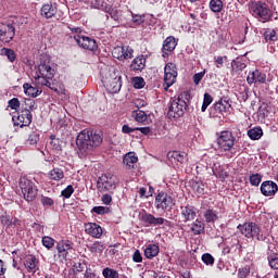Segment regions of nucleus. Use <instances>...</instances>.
<instances>
[{"instance_id":"f257e3e1","label":"nucleus","mask_w":278,"mask_h":278,"mask_svg":"<svg viewBox=\"0 0 278 278\" xmlns=\"http://www.w3.org/2000/svg\"><path fill=\"white\" fill-rule=\"evenodd\" d=\"M103 142V135L90 130H81L76 138V147L80 155L86 156L92 153Z\"/></svg>"},{"instance_id":"f03ea898","label":"nucleus","mask_w":278,"mask_h":278,"mask_svg":"<svg viewBox=\"0 0 278 278\" xmlns=\"http://www.w3.org/2000/svg\"><path fill=\"white\" fill-rule=\"evenodd\" d=\"M188 103H190V92L182 91L177 99L172 101L167 116L169 118H181L188 110Z\"/></svg>"},{"instance_id":"7ed1b4c3","label":"nucleus","mask_w":278,"mask_h":278,"mask_svg":"<svg viewBox=\"0 0 278 278\" xmlns=\"http://www.w3.org/2000/svg\"><path fill=\"white\" fill-rule=\"evenodd\" d=\"M38 110V105H36V101L34 99H25L24 103L21 105V112L17 115L18 123H14V125L21 127H29L31 125V121H34V115L31 112H36Z\"/></svg>"},{"instance_id":"20e7f679","label":"nucleus","mask_w":278,"mask_h":278,"mask_svg":"<svg viewBox=\"0 0 278 278\" xmlns=\"http://www.w3.org/2000/svg\"><path fill=\"white\" fill-rule=\"evenodd\" d=\"M237 229H239L240 233L245 238H256L258 242H264L266 240V235L262 232L260 225L253 222L239 224Z\"/></svg>"},{"instance_id":"39448f33","label":"nucleus","mask_w":278,"mask_h":278,"mask_svg":"<svg viewBox=\"0 0 278 278\" xmlns=\"http://www.w3.org/2000/svg\"><path fill=\"white\" fill-rule=\"evenodd\" d=\"M250 12L254 18H258L261 23H268L273 21V11L268 8V4L263 1L252 2Z\"/></svg>"},{"instance_id":"423d86ee","label":"nucleus","mask_w":278,"mask_h":278,"mask_svg":"<svg viewBox=\"0 0 278 278\" xmlns=\"http://www.w3.org/2000/svg\"><path fill=\"white\" fill-rule=\"evenodd\" d=\"M217 144L220 151H229L231 155H236V137L229 130H224L217 138Z\"/></svg>"},{"instance_id":"0eeeda50","label":"nucleus","mask_w":278,"mask_h":278,"mask_svg":"<svg viewBox=\"0 0 278 278\" xmlns=\"http://www.w3.org/2000/svg\"><path fill=\"white\" fill-rule=\"evenodd\" d=\"M118 184V179L116 176L112 174H105L98 178L97 180V189L99 192H110L114 194V190H116V185Z\"/></svg>"},{"instance_id":"6e6552de","label":"nucleus","mask_w":278,"mask_h":278,"mask_svg":"<svg viewBox=\"0 0 278 278\" xmlns=\"http://www.w3.org/2000/svg\"><path fill=\"white\" fill-rule=\"evenodd\" d=\"M20 188L22 190V194L24 199L30 203L38 197V188L36 187V184L34 181L29 180L27 177H22L20 179Z\"/></svg>"},{"instance_id":"1a4fd4ad","label":"nucleus","mask_w":278,"mask_h":278,"mask_svg":"<svg viewBox=\"0 0 278 278\" xmlns=\"http://www.w3.org/2000/svg\"><path fill=\"white\" fill-rule=\"evenodd\" d=\"M121 79V76L117 75L116 72H113L102 79V84H104L108 92L116 94V92H121V88H123V80Z\"/></svg>"},{"instance_id":"9d476101","label":"nucleus","mask_w":278,"mask_h":278,"mask_svg":"<svg viewBox=\"0 0 278 278\" xmlns=\"http://www.w3.org/2000/svg\"><path fill=\"white\" fill-rule=\"evenodd\" d=\"M155 207L156 210H162V212H172L173 207H175V200L168 193L160 192L155 197Z\"/></svg>"},{"instance_id":"9b49d317","label":"nucleus","mask_w":278,"mask_h":278,"mask_svg":"<svg viewBox=\"0 0 278 278\" xmlns=\"http://www.w3.org/2000/svg\"><path fill=\"white\" fill-rule=\"evenodd\" d=\"M38 73L34 77L35 81H40L41 78L53 79L55 77V68H53V64L49 61H40Z\"/></svg>"},{"instance_id":"f8f14e48","label":"nucleus","mask_w":278,"mask_h":278,"mask_svg":"<svg viewBox=\"0 0 278 278\" xmlns=\"http://www.w3.org/2000/svg\"><path fill=\"white\" fill-rule=\"evenodd\" d=\"M177 65L175 63H167L164 67V90H168L177 81Z\"/></svg>"},{"instance_id":"ddd939ff","label":"nucleus","mask_w":278,"mask_h":278,"mask_svg":"<svg viewBox=\"0 0 278 278\" xmlns=\"http://www.w3.org/2000/svg\"><path fill=\"white\" fill-rule=\"evenodd\" d=\"M16 36V28L14 24L0 23V41L1 42H12Z\"/></svg>"},{"instance_id":"4468645a","label":"nucleus","mask_w":278,"mask_h":278,"mask_svg":"<svg viewBox=\"0 0 278 278\" xmlns=\"http://www.w3.org/2000/svg\"><path fill=\"white\" fill-rule=\"evenodd\" d=\"M113 58L123 62V60H131L134 58V49L129 46H117L112 51Z\"/></svg>"},{"instance_id":"2eb2a0df","label":"nucleus","mask_w":278,"mask_h":278,"mask_svg":"<svg viewBox=\"0 0 278 278\" xmlns=\"http://www.w3.org/2000/svg\"><path fill=\"white\" fill-rule=\"evenodd\" d=\"M74 39L76 40L78 47H81L87 51H97V49H99V45H97V40L93 38L76 35L74 36Z\"/></svg>"},{"instance_id":"dca6fc26","label":"nucleus","mask_w":278,"mask_h":278,"mask_svg":"<svg viewBox=\"0 0 278 278\" xmlns=\"http://www.w3.org/2000/svg\"><path fill=\"white\" fill-rule=\"evenodd\" d=\"M141 220L144 223L146 227H157L168 223L164 217H155V215L144 212L141 214Z\"/></svg>"},{"instance_id":"f3484780","label":"nucleus","mask_w":278,"mask_h":278,"mask_svg":"<svg viewBox=\"0 0 278 278\" xmlns=\"http://www.w3.org/2000/svg\"><path fill=\"white\" fill-rule=\"evenodd\" d=\"M261 192L263 197H275L278 192V186L273 180L263 181L261 185Z\"/></svg>"},{"instance_id":"a211bd4d","label":"nucleus","mask_w":278,"mask_h":278,"mask_svg":"<svg viewBox=\"0 0 278 278\" xmlns=\"http://www.w3.org/2000/svg\"><path fill=\"white\" fill-rule=\"evenodd\" d=\"M248 84H266V74L260 70H255L249 73L247 77Z\"/></svg>"},{"instance_id":"6ab92c4d","label":"nucleus","mask_w":278,"mask_h":278,"mask_svg":"<svg viewBox=\"0 0 278 278\" xmlns=\"http://www.w3.org/2000/svg\"><path fill=\"white\" fill-rule=\"evenodd\" d=\"M180 212L184 223H190V220H194V218H197V207L193 205L187 204L181 206Z\"/></svg>"},{"instance_id":"aec40b11","label":"nucleus","mask_w":278,"mask_h":278,"mask_svg":"<svg viewBox=\"0 0 278 278\" xmlns=\"http://www.w3.org/2000/svg\"><path fill=\"white\" fill-rule=\"evenodd\" d=\"M85 231L91 238H101L103 236V228L97 223L85 224Z\"/></svg>"},{"instance_id":"412c9836","label":"nucleus","mask_w":278,"mask_h":278,"mask_svg":"<svg viewBox=\"0 0 278 278\" xmlns=\"http://www.w3.org/2000/svg\"><path fill=\"white\" fill-rule=\"evenodd\" d=\"M176 47H177V39H175V37L173 36L167 37L163 42L162 56L168 58L169 55L168 53H172V51H175Z\"/></svg>"},{"instance_id":"4be33fe9","label":"nucleus","mask_w":278,"mask_h":278,"mask_svg":"<svg viewBox=\"0 0 278 278\" xmlns=\"http://www.w3.org/2000/svg\"><path fill=\"white\" fill-rule=\"evenodd\" d=\"M247 68V60L244 58H237L231 62V75H237V73H242Z\"/></svg>"},{"instance_id":"5701e85b","label":"nucleus","mask_w":278,"mask_h":278,"mask_svg":"<svg viewBox=\"0 0 278 278\" xmlns=\"http://www.w3.org/2000/svg\"><path fill=\"white\" fill-rule=\"evenodd\" d=\"M73 249V242L70 240H61L56 244V251L62 257L66 258L68 251Z\"/></svg>"},{"instance_id":"b1692460","label":"nucleus","mask_w":278,"mask_h":278,"mask_svg":"<svg viewBox=\"0 0 278 278\" xmlns=\"http://www.w3.org/2000/svg\"><path fill=\"white\" fill-rule=\"evenodd\" d=\"M214 108L216 112H219V114H223V112H229L231 109V99L227 97L222 98L214 104Z\"/></svg>"},{"instance_id":"393cba45","label":"nucleus","mask_w":278,"mask_h":278,"mask_svg":"<svg viewBox=\"0 0 278 278\" xmlns=\"http://www.w3.org/2000/svg\"><path fill=\"white\" fill-rule=\"evenodd\" d=\"M263 38L268 45H275V42H277L278 40L277 30L273 28L265 29V31L263 33Z\"/></svg>"},{"instance_id":"a878e982","label":"nucleus","mask_w":278,"mask_h":278,"mask_svg":"<svg viewBox=\"0 0 278 278\" xmlns=\"http://www.w3.org/2000/svg\"><path fill=\"white\" fill-rule=\"evenodd\" d=\"M58 14V8L51 3L43 4L41 8V16L45 18H53V15Z\"/></svg>"},{"instance_id":"bb28decb","label":"nucleus","mask_w":278,"mask_h":278,"mask_svg":"<svg viewBox=\"0 0 278 278\" xmlns=\"http://www.w3.org/2000/svg\"><path fill=\"white\" fill-rule=\"evenodd\" d=\"M24 266L27 268L28 273H36L38 268V260L34 255H28L25 260Z\"/></svg>"},{"instance_id":"cd10ccee","label":"nucleus","mask_w":278,"mask_h":278,"mask_svg":"<svg viewBox=\"0 0 278 278\" xmlns=\"http://www.w3.org/2000/svg\"><path fill=\"white\" fill-rule=\"evenodd\" d=\"M23 89L25 94H27V97H33V99H36V97H40V94L42 93V91L38 90V88L31 86L29 83H25L23 85Z\"/></svg>"},{"instance_id":"c85d7f7f","label":"nucleus","mask_w":278,"mask_h":278,"mask_svg":"<svg viewBox=\"0 0 278 278\" xmlns=\"http://www.w3.org/2000/svg\"><path fill=\"white\" fill-rule=\"evenodd\" d=\"M203 231H205V223H203L201 219H195L191 224V232L193 236H201Z\"/></svg>"},{"instance_id":"c756f323","label":"nucleus","mask_w":278,"mask_h":278,"mask_svg":"<svg viewBox=\"0 0 278 278\" xmlns=\"http://www.w3.org/2000/svg\"><path fill=\"white\" fill-rule=\"evenodd\" d=\"M159 254H160V247H157V244H149L144 249V256L148 260H153V257H157Z\"/></svg>"},{"instance_id":"7c9ffc66","label":"nucleus","mask_w":278,"mask_h":278,"mask_svg":"<svg viewBox=\"0 0 278 278\" xmlns=\"http://www.w3.org/2000/svg\"><path fill=\"white\" fill-rule=\"evenodd\" d=\"M203 216L205 218V223L214 224L216 220H218V211H214V208H206L203 213Z\"/></svg>"},{"instance_id":"2f4dec72","label":"nucleus","mask_w":278,"mask_h":278,"mask_svg":"<svg viewBox=\"0 0 278 278\" xmlns=\"http://www.w3.org/2000/svg\"><path fill=\"white\" fill-rule=\"evenodd\" d=\"M123 163L127 168H134V164L138 163V156L134 152H128L123 159Z\"/></svg>"},{"instance_id":"473e14b6","label":"nucleus","mask_w":278,"mask_h":278,"mask_svg":"<svg viewBox=\"0 0 278 278\" xmlns=\"http://www.w3.org/2000/svg\"><path fill=\"white\" fill-rule=\"evenodd\" d=\"M144 62H147V60L142 55L135 58L130 64V70L131 71H142L146 66Z\"/></svg>"},{"instance_id":"72a5a7b5","label":"nucleus","mask_w":278,"mask_h":278,"mask_svg":"<svg viewBox=\"0 0 278 278\" xmlns=\"http://www.w3.org/2000/svg\"><path fill=\"white\" fill-rule=\"evenodd\" d=\"M39 141H40V132L38 131V129H35L28 134L26 144H30V147H36Z\"/></svg>"},{"instance_id":"f704fd0d","label":"nucleus","mask_w":278,"mask_h":278,"mask_svg":"<svg viewBox=\"0 0 278 278\" xmlns=\"http://www.w3.org/2000/svg\"><path fill=\"white\" fill-rule=\"evenodd\" d=\"M187 156L188 154L179 151L168 152L167 154V157H169L170 160H175V162H179L180 164H184L186 162Z\"/></svg>"},{"instance_id":"c9c22d12","label":"nucleus","mask_w":278,"mask_h":278,"mask_svg":"<svg viewBox=\"0 0 278 278\" xmlns=\"http://www.w3.org/2000/svg\"><path fill=\"white\" fill-rule=\"evenodd\" d=\"M49 179L52 181H61V179H64V170L60 167L53 168L49 172Z\"/></svg>"},{"instance_id":"e433bc0d","label":"nucleus","mask_w":278,"mask_h":278,"mask_svg":"<svg viewBox=\"0 0 278 278\" xmlns=\"http://www.w3.org/2000/svg\"><path fill=\"white\" fill-rule=\"evenodd\" d=\"M248 136L250 140H260L264 136V130L262 127H254L248 130Z\"/></svg>"},{"instance_id":"4c0bfd02","label":"nucleus","mask_w":278,"mask_h":278,"mask_svg":"<svg viewBox=\"0 0 278 278\" xmlns=\"http://www.w3.org/2000/svg\"><path fill=\"white\" fill-rule=\"evenodd\" d=\"M131 116L137 123H144L149 118L147 113L140 109L132 111Z\"/></svg>"},{"instance_id":"58836bf2","label":"nucleus","mask_w":278,"mask_h":278,"mask_svg":"<svg viewBox=\"0 0 278 278\" xmlns=\"http://www.w3.org/2000/svg\"><path fill=\"white\" fill-rule=\"evenodd\" d=\"M106 14L113 18V21H118L121 18L119 11L116 7L113 5H106V10H104Z\"/></svg>"},{"instance_id":"ea45409f","label":"nucleus","mask_w":278,"mask_h":278,"mask_svg":"<svg viewBox=\"0 0 278 278\" xmlns=\"http://www.w3.org/2000/svg\"><path fill=\"white\" fill-rule=\"evenodd\" d=\"M190 185L192 190L198 194H205V184H203L202 181L192 180Z\"/></svg>"},{"instance_id":"a19ab883","label":"nucleus","mask_w":278,"mask_h":278,"mask_svg":"<svg viewBox=\"0 0 278 278\" xmlns=\"http://www.w3.org/2000/svg\"><path fill=\"white\" fill-rule=\"evenodd\" d=\"M90 5L94 10H102V12H104V10H108L109 4L105 0H91Z\"/></svg>"},{"instance_id":"79ce46f5","label":"nucleus","mask_w":278,"mask_h":278,"mask_svg":"<svg viewBox=\"0 0 278 278\" xmlns=\"http://www.w3.org/2000/svg\"><path fill=\"white\" fill-rule=\"evenodd\" d=\"M210 10H212L215 14L223 12V1L222 0H211L210 1Z\"/></svg>"},{"instance_id":"37998d69","label":"nucleus","mask_w":278,"mask_h":278,"mask_svg":"<svg viewBox=\"0 0 278 278\" xmlns=\"http://www.w3.org/2000/svg\"><path fill=\"white\" fill-rule=\"evenodd\" d=\"M237 273L238 278H249V276L251 275V265L239 267Z\"/></svg>"},{"instance_id":"c03bdc74","label":"nucleus","mask_w":278,"mask_h":278,"mask_svg":"<svg viewBox=\"0 0 278 278\" xmlns=\"http://www.w3.org/2000/svg\"><path fill=\"white\" fill-rule=\"evenodd\" d=\"M102 275L104 278H118V271L116 269H112L110 267H105L102 270Z\"/></svg>"},{"instance_id":"a18cd8bd","label":"nucleus","mask_w":278,"mask_h":278,"mask_svg":"<svg viewBox=\"0 0 278 278\" xmlns=\"http://www.w3.org/2000/svg\"><path fill=\"white\" fill-rule=\"evenodd\" d=\"M91 212L98 214L99 216H103L105 214H110L112 211L108 206H93Z\"/></svg>"},{"instance_id":"49530a36","label":"nucleus","mask_w":278,"mask_h":278,"mask_svg":"<svg viewBox=\"0 0 278 278\" xmlns=\"http://www.w3.org/2000/svg\"><path fill=\"white\" fill-rule=\"evenodd\" d=\"M104 250H105V247L103 245V243H101L99 241H96L90 247V252L91 253H103Z\"/></svg>"},{"instance_id":"de8ad7c7","label":"nucleus","mask_w":278,"mask_h":278,"mask_svg":"<svg viewBox=\"0 0 278 278\" xmlns=\"http://www.w3.org/2000/svg\"><path fill=\"white\" fill-rule=\"evenodd\" d=\"M1 53L2 55H7L9 62H14V60H16V53H14V50L12 49L3 48Z\"/></svg>"},{"instance_id":"09e8293b","label":"nucleus","mask_w":278,"mask_h":278,"mask_svg":"<svg viewBox=\"0 0 278 278\" xmlns=\"http://www.w3.org/2000/svg\"><path fill=\"white\" fill-rule=\"evenodd\" d=\"M50 144L54 151H62V140L55 138V136H51Z\"/></svg>"},{"instance_id":"8fccbe9b","label":"nucleus","mask_w":278,"mask_h":278,"mask_svg":"<svg viewBox=\"0 0 278 278\" xmlns=\"http://www.w3.org/2000/svg\"><path fill=\"white\" fill-rule=\"evenodd\" d=\"M212 101H214V98H212L210 93H204V100L201 108L202 112H205V110H207V106L212 104Z\"/></svg>"},{"instance_id":"3c124183","label":"nucleus","mask_w":278,"mask_h":278,"mask_svg":"<svg viewBox=\"0 0 278 278\" xmlns=\"http://www.w3.org/2000/svg\"><path fill=\"white\" fill-rule=\"evenodd\" d=\"M41 242L46 247V249H53V247H55V239L51 237H43Z\"/></svg>"},{"instance_id":"603ef678","label":"nucleus","mask_w":278,"mask_h":278,"mask_svg":"<svg viewBox=\"0 0 278 278\" xmlns=\"http://www.w3.org/2000/svg\"><path fill=\"white\" fill-rule=\"evenodd\" d=\"M73 192H75V188H73V185H68L61 191V195H63L64 199H71V197H73Z\"/></svg>"},{"instance_id":"864d4df0","label":"nucleus","mask_w":278,"mask_h":278,"mask_svg":"<svg viewBox=\"0 0 278 278\" xmlns=\"http://www.w3.org/2000/svg\"><path fill=\"white\" fill-rule=\"evenodd\" d=\"M202 262L206 265V266H214V256H212V254L210 253H204L202 255Z\"/></svg>"},{"instance_id":"5fc2aeb1","label":"nucleus","mask_w":278,"mask_h":278,"mask_svg":"<svg viewBox=\"0 0 278 278\" xmlns=\"http://www.w3.org/2000/svg\"><path fill=\"white\" fill-rule=\"evenodd\" d=\"M250 184H251V186H255V187L260 186V184H262V175L252 174L250 176Z\"/></svg>"},{"instance_id":"6e6d98bb","label":"nucleus","mask_w":278,"mask_h":278,"mask_svg":"<svg viewBox=\"0 0 278 278\" xmlns=\"http://www.w3.org/2000/svg\"><path fill=\"white\" fill-rule=\"evenodd\" d=\"M268 264L274 270H278V255L268 256Z\"/></svg>"},{"instance_id":"4d7b16f0","label":"nucleus","mask_w":278,"mask_h":278,"mask_svg":"<svg viewBox=\"0 0 278 278\" xmlns=\"http://www.w3.org/2000/svg\"><path fill=\"white\" fill-rule=\"evenodd\" d=\"M8 103H9V108H11V110H18L22 105L18 98H13V99L9 100Z\"/></svg>"},{"instance_id":"13d9d810","label":"nucleus","mask_w":278,"mask_h":278,"mask_svg":"<svg viewBox=\"0 0 278 278\" xmlns=\"http://www.w3.org/2000/svg\"><path fill=\"white\" fill-rule=\"evenodd\" d=\"M134 88H136L137 90H140V89L144 88V78H142V77H135V79H134Z\"/></svg>"},{"instance_id":"bf43d9fd","label":"nucleus","mask_w":278,"mask_h":278,"mask_svg":"<svg viewBox=\"0 0 278 278\" xmlns=\"http://www.w3.org/2000/svg\"><path fill=\"white\" fill-rule=\"evenodd\" d=\"M41 204L43 205V207H51V205H53V199L49 198V197H45L41 195Z\"/></svg>"},{"instance_id":"052dcab7","label":"nucleus","mask_w":278,"mask_h":278,"mask_svg":"<svg viewBox=\"0 0 278 278\" xmlns=\"http://www.w3.org/2000/svg\"><path fill=\"white\" fill-rule=\"evenodd\" d=\"M203 77H205V71L194 74L193 75V84L195 86H199V84H201V79H203Z\"/></svg>"},{"instance_id":"680f3d73","label":"nucleus","mask_w":278,"mask_h":278,"mask_svg":"<svg viewBox=\"0 0 278 278\" xmlns=\"http://www.w3.org/2000/svg\"><path fill=\"white\" fill-rule=\"evenodd\" d=\"M132 23L135 25H142L144 23V15L132 14Z\"/></svg>"},{"instance_id":"e2e57ef3","label":"nucleus","mask_w":278,"mask_h":278,"mask_svg":"<svg viewBox=\"0 0 278 278\" xmlns=\"http://www.w3.org/2000/svg\"><path fill=\"white\" fill-rule=\"evenodd\" d=\"M132 262H136L137 264H140V262H142V254L140 253V250H136L132 254Z\"/></svg>"},{"instance_id":"0e129e2a","label":"nucleus","mask_w":278,"mask_h":278,"mask_svg":"<svg viewBox=\"0 0 278 278\" xmlns=\"http://www.w3.org/2000/svg\"><path fill=\"white\" fill-rule=\"evenodd\" d=\"M1 223H2V225L7 226V227H12V219H10V216H8V215L1 216Z\"/></svg>"},{"instance_id":"69168bd1","label":"nucleus","mask_w":278,"mask_h":278,"mask_svg":"<svg viewBox=\"0 0 278 278\" xmlns=\"http://www.w3.org/2000/svg\"><path fill=\"white\" fill-rule=\"evenodd\" d=\"M134 131H137L136 127H129L127 124L122 127V134H134Z\"/></svg>"},{"instance_id":"338daca9","label":"nucleus","mask_w":278,"mask_h":278,"mask_svg":"<svg viewBox=\"0 0 278 278\" xmlns=\"http://www.w3.org/2000/svg\"><path fill=\"white\" fill-rule=\"evenodd\" d=\"M84 266H86V263L85 262H78L76 264H74V269H75V273H84Z\"/></svg>"},{"instance_id":"774afa93","label":"nucleus","mask_w":278,"mask_h":278,"mask_svg":"<svg viewBox=\"0 0 278 278\" xmlns=\"http://www.w3.org/2000/svg\"><path fill=\"white\" fill-rule=\"evenodd\" d=\"M101 201H102L103 205H110V203H112V195L105 193L102 195Z\"/></svg>"}]
</instances>
